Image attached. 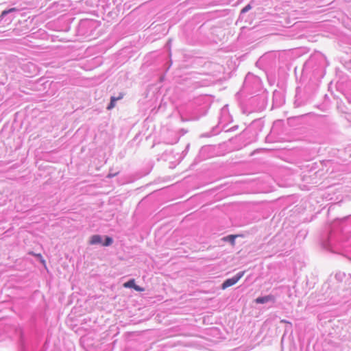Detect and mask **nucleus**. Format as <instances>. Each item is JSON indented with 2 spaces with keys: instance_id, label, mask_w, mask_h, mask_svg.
<instances>
[{
  "instance_id": "1a4fd4ad",
  "label": "nucleus",
  "mask_w": 351,
  "mask_h": 351,
  "mask_svg": "<svg viewBox=\"0 0 351 351\" xmlns=\"http://www.w3.org/2000/svg\"><path fill=\"white\" fill-rule=\"evenodd\" d=\"M252 8L251 5L250 4L247 5L246 6H245L242 10H241V13H245L247 12V11H249L250 9Z\"/></svg>"
},
{
  "instance_id": "39448f33",
  "label": "nucleus",
  "mask_w": 351,
  "mask_h": 351,
  "mask_svg": "<svg viewBox=\"0 0 351 351\" xmlns=\"http://www.w3.org/2000/svg\"><path fill=\"white\" fill-rule=\"evenodd\" d=\"M239 237V235L237 234H230L228 236H226L222 239L223 241H228L231 243L232 246L235 245V239L237 237Z\"/></svg>"
},
{
  "instance_id": "7ed1b4c3",
  "label": "nucleus",
  "mask_w": 351,
  "mask_h": 351,
  "mask_svg": "<svg viewBox=\"0 0 351 351\" xmlns=\"http://www.w3.org/2000/svg\"><path fill=\"white\" fill-rule=\"evenodd\" d=\"M123 93H121L118 97H111V98H110V104H109V105L108 106L107 109H108V110H111V109H112L113 108H114V106H115V102H116L117 100H119V99H122V98H123Z\"/></svg>"
},
{
  "instance_id": "20e7f679",
  "label": "nucleus",
  "mask_w": 351,
  "mask_h": 351,
  "mask_svg": "<svg viewBox=\"0 0 351 351\" xmlns=\"http://www.w3.org/2000/svg\"><path fill=\"white\" fill-rule=\"evenodd\" d=\"M101 237L98 234L93 235L90 239V244L91 245H95V244H100L101 243Z\"/></svg>"
},
{
  "instance_id": "423d86ee",
  "label": "nucleus",
  "mask_w": 351,
  "mask_h": 351,
  "mask_svg": "<svg viewBox=\"0 0 351 351\" xmlns=\"http://www.w3.org/2000/svg\"><path fill=\"white\" fill-rule=\"evenodd\" d=\"M29 254L37 257L40 260L41 263L46 267V261L40 254H36L34 253L33 252H29Z\"/></svg>"
},
{
  "instance_id": "0eeeda50",
  "label": "nucleus",
  "mask_w": 351,
  "mask_h": 351,
  "mask_svg": "<svg viewBox=\"0 0 351 351\" xmlns=\"http://www.w3.org/2000/svg\"><path fill=\"white\" fill-rule=\"evenodd\" d=\"M112 242H113V241L111 237H106L105 239V241H104V243H102V245L104 246H109V245H112Z\"/></svg>"
},
{
  "instance_id": "f257e3e1",
  "label": "nucleus",
  "mask_w": 351,
  "mask_h": 351,
  "mask_svg": "<svg viewBox=\"0 0 351 351\" xmlns=\"http://www.w3.org/2000/svg\"><path fill=\"white\" fill-rule=\"evenodd\" d=\"M243 273L240 272V273L236 274L232 278L226 280L222 284V285H234L239 281V280L243 276Z\"/></svg>"
},
{
  "instance_id": "6e6552de",
  "label": "nucleus",
  "mask_w": 351,
  "mask_h": 351,
  "mask_svg": "<svg viewBox=\"0 0 351 351\" xmlns=\"http://www.w3.org/2000/svg\"><path fill=\"white\" fill-rule=\"evenodd\" d=\"M16 8H10L8 10H3L2 12H1V17H3L4 16H5L6 14H8V13L10 12H15L16 11Z\"/></svg>"
},
{
  "instance_id": "9b49d317",
  "label": "nucleus",
  "mask_w": 351,
  "mask_h": 351,
  "mask_svg": "<svg viewBox=\"0 0 351 351\" xmlns=\"http://www.w3.org/2000/svg\"><path fill=\"white\" fill-rule=\"evenodd\" d=\"M132 287L134 288L137 291H143L145 290L144 288L142 287Z\"/></svg>"
},
{
  "instance_id": "9d476101",
  "label": "nucleus",
  "mask_w": 351,
  "mask_h": 351,
  "mask_svg": "<svg viewBox=\"0 0 351 351\" xmlns=\"http://www.w3.org/2000/svg\"><path fill=\"white\" fill-rule=\"evenodd\" d=\"M123 285H135L134 280H130L125 282Z\"/></svg>"
},
{
  "instance_id": "f03ea898",
  "label": "nucleus",
  "mask_w": 351,
  "mask_h": 351,
  "mask_svg": "<svg viewBox=\"0 0 351 351\" xmlns=\"http://www.w3.org/2000/svg\"><path fill=\"white\" fill-rule=\"evenodd\" d=\"M274 297L273 295H267L264 297H259L255 300L256 303L257 304H264L269 302H274Z\"/></svg>"
}]
</instances>
